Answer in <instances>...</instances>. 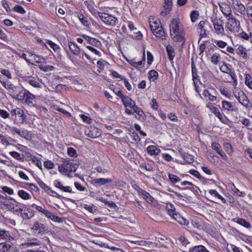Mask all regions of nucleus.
<instances>
[{
	"instance_id": "nucleus-48",
	"label": "nucleus",
	"mask_w": 252,
	"mask_h": 252,
	"mask_svg": "<svg viewBox=\"0 0 252 252\" xmlns=\"http://www.w3.org/2000/svg\"><path fill=\"white\" fill-rule=\"evenodd\" d=\"M245 84L251 89H252V77L250 74H245Z\"/></svg>"
},
{
	"instance_id": "nucleus-44",
	"label": "nucleus",
	"mask_w": 252,
	"mask_h": 252,
	"mask_svg": "<svg viewBox=\"0 0 252 252\" xmlns=\"http://www.w3.org/2000/svg\"><path fill=\"white\" fill-rule=\"evenodd\" d=\"M9 128L11 134L13 135L17 134L20 136L24 135V130H21L19 128H17L15 126L10 127Z\"/></svg>"
},
{
	"instance_id": "nucleus-8",
	"label": "nucleus",
	"mask_w": 252,
	"mask_h": 252,
	"mask_svg": "<svg viewBox=\"0 0 252 252\" xmlns=\"http://www.w3.org/2000/svg\"><path fill=\"white\" fill-rule=\"evenodd\" d=\"M32 229L34 233L36 236H38L39 235H42L45 233L47 230V228L44 224L40 222L36 221L33 224L32 227Z\"/></svg>"
},
{
	"instance_id": "nucleus-37",
	"label": "nucleus",
	"mask_w": 252,
	"mask_h": 252,
	"mask_svg": "<svg viewBox=\"0 0 252 252\" xmlns=\"http://www.w3.org/2000/svg\"><path fill=\"white\" fill-rule=\"evenodd\" d=\"M166 209L168 212V214L171 217H172L173 215H174V214L176 213L175 207L172 204L170 203H167L166 206Z\"/></svg>"
},
{
	"instance_id": "nucleus-6",
	"label": "nucleus",
	"mask_w": 252,
	"mask_h": 252,
	"mask_svg": "<svg viewBox=\"0 0 252 252\" xmlns=\"http://www.w3.org/2000/svg\"><path fill=\"white\" fill-rule=\"evenodd\" d=\"M12 117H14L15 119H18L22 123H24L26 120V116L24 111L17 107L12 109L10 111Z\"/></svg>"
},
{
	"instance_id": "nucleus-16",
	"label": "nucleus",
	"mask_w": 252,
	"mask_h": 252,
	"mask_svg": "<svg viewBox=\"0 0 252 252\" xmlns=\"http://www.w3.org/2000/svg\"><path fill=\"white\" fill-rule=\"evenodd\" d=\"M2 84L8 90L11 95L15 94V92H17V87L15 86L10 81H3L2 82Z\"/></svg>"
},
{
	"instance_id": "nucleus-38",
	"label": "nucleus",
	"mask_w": 252,
	"mask_h": 252,
	"mask_svg": "<svg viewBox=\"0 0 252 252\" xmlns=\"http://www.w3.org/2000/svg\"><path fill=\"white\" fill-rule=\"evenodd\" d=\"M18 194L21 198L24 200H28L31 198V195L23 189L19 190Z\"/></svg>"
},
{
	"instance_id": "nucleus-63",
	"label": "nucleus",
	"mask_w": 252,
	"mask_h": 252,
	"mask_svg": "<svg viewBox=\"0 0 252 252\" xmlns=\"http://www.w3.org/2000/svg\"><path fill=\"white\" fill-rule=\"evenodd\" d=\"M44 166L48 169H51L54 168V164L53 162L50 160L45 161L43 163Z\"/></svg>"
},
{
	"instance_id": "nucleus-39",
	"label": "nucleus",
	"mask_w": 252,
	"mask_h": 252,
	"mask_svg": "<svg viewBox=\"0 0 252 252\" xmlns=\"http://www.w3.org/2000/svg\"><path fill=\"white\" fill-rule=\"evenodd\" d=\"M174 34V35L172 37V39L174 41L182 42V44L185 43L186 41V39L185 37L181 34V33Z\"/></svg>"
},
{
	"instance_id": "nucleus-49",
	"label": "nucleus",
	"mask_w": 252,
	"mask_h": 252,
	"mask_svg": "<svg viewBox=\"0 0 252 252\" xmlns=\"http://www.w3.org/2000/svg\"><path fill=\"white\" fill-rule=\"evenodd\" d=\"M209 193L213 196H214L215 197H217L218 198L220 199L223 202H225V199L221 195H220L216 190L215 189H210L209 190Z\"/></svg>"
},
{
	"instance_id": "nucleus-19",
	"label": "nucleus",
	"mask_w": 252,
	"mask_h": 252,
	"mask_svg": "<svg viewBox=\"0 0 252 252\" xmlns=\"http://www.w3.org/2000/svg\"><path fill=\"white\" fill-rule=\"evenodd\" d=\"M132 110L133 111V114H135L136 118L141 121H144L145 120V114L140 108L136 105Z\"/></svg>"
},
{
	"instance_id": "nucleus-31",
	"label": "nucleus",
	"mask_w": 252,
	"mask_h": 252,
	"mask_svg": "<svg viewBox=\"0 0 252 252\" xmlns=\"http://www.w3.org/2000/svg\"><path fill=\"white\" fill-rule=\"evenodd\" d=\"M236 52L238 55L244 58H246L248 57L247 50L242 46H239L236 49Z\"/></svg>"
},
{
	"instance_id": "nucleus-61",
	"label": "nucleus",
	"mask_w": 252,
	"mask_h": 252,
	"mask_svg": "<svg viewBox=\"0 0 252 252\" xmlns=\"http://www.w3.org/2000/svg\"><path fill=\"white\" fill-rule=\"evenodd\" d=\"M90 44L96 47H100L101 46V43L99 40L94 38H92Z\"/></svg>"
},
{
	"instance_id": "nucleus-27",
	"label": "nucleus",
	"mask_w": 252,
	"mask_h": 252,
	"mask_svg": "<svg viewBox=\"0 0 252 252\" xmlns=\"http://www.w3.org/2000/svg\"><path fill=\"white\" fill-rule=\"evenodd\" d=\"M211 110H212V112L215 115V116L217 117L221 122H224V120H225L226 118L223 116V115L220 113V111L217 107H213L211 109Z\"/></svg>"
},
{
	"instance_id": "nucleus-5",
	"label": "nucleus",
	"mask_w": 252,
	"mask_h": 252,
	"mask_svg": "<svg viewBox=\"0 0 252 252\" xmlns=\"http://www.w3.org/2000/svg\"><path fill=\"white\" fill-rule=\"evenodd\" d=\"M100 19L108 26H115L118 23V19L116 17L106 13L101 14Z\"/></svg>"
},
{
	"instance_id": "nucleus-36",
	"label": "nucleus",
	"mask_w": 252,
	"mask_h": 252,
	"mask_svg": "<svg viewBox=\"0 0 252 252\" xmlns=\"http://www.w3.org/2000/svg\"><path fill=\"white\" fill-rule=\"evenodd\" d=\"M219 91L220 94L225 97L228 98L230 97V92L229 91V89L228 88L225 87L224 86H220L219 88Z\"/></svg>"
},
{
	"instance_id": "nucleus-1",
	"label": "nucleus",
	"mask_w": 252,
	"mask_h": 252,
	"mask_svg": "<svg viewBox=\"0 0 252 252\" xmlns=\"http://www.w3.org/2000/svg\"><path fill=\"white\" fill-rule=\"evenodd\" d=\"M71 161L62 159V164L58 166V170L62 174L69 177L71 173L76 171L79 165Z\"/></svg>"
},
{
	"instance_id": "nucleus-62",
	"label": "nucleus",
	"mask_w": 252,
	"mask_h": 252,
	"mask_svg": "<svg viewBox=\"0 0 252 252\" xmlns=\"http://www.w3.org/2000/svg\"><path fill=\"white\" fill-rule=\"evenodd\" d=\"M84 208L92 213H94L97 211L96 207L94 205L92 206L88 205H85Z\"/></svg>"
},
{
	"instance_id": "nucleus-25",
	"label": "nucleus",
	"mask_w": 252,
	"mask_h": 252,
	"mask_svg": "<svg viewBox=\"0 0 252 252\" xmlns=\"http://www.w3.org/2000/svg\"><path fill=\"white\" fill-rule=\"evenodd\" d=\"M147 153L151 156H157L160 152V150L154 145H150L147 148Z\"/></svg>"
},
{
	"instance_id": "nucleus-28",
	"label": "nucleus",
	"mask_w": 252,
	"mask_h": 252,
	"mask_svg": "<svg viewBox=\"0 0 252 252\" xmlns=\"http://www.w3.org/2000/svg\"><path fill=\"white\" fill-rule=\"evenodd\" d=\"M190 252H210L202 245L196 246L189 249Z\"/></svg>"
},
{
	"instance_id": "nucleus-64",
	"label": "nucleus",
	"mask_w": 252,
	"mask_h": 252,
	"mask_svg": "<svg viewBox=\"0 0 252 252\" xmlns=\"http://www.w3.org/2000/svg\"><path fill=\"white\" fill-rule=\"evenodd\" d=\"M15 12L21 13V14H24L26 13V11L23 8L22 6L19 5H16L13 8Z\"/></svg>"
},
{
	"instance_id": "nucleus-4",
	"label": "nucleus",
	"mask_w": 252,
	"mask_h": 252,
	"mask_svg": "<svg viewBox=\"0 0 252 252\" xmlns=\"http://www.w3.org/2000/svg\"><path fill=\"white\" fill-rule=\"evenodd\" d=\"M233 94L236 98L244 106L247 108L250 109L252 104L249 100L248 97L243 92L240 91L237 89L233 91Z\"/></svg>"
},
{
	"instance_id": "nucleus-46",
	"label": "nucleus",
	"mask_w": 252,
	"mask_h": 252,
	"mask_svg": "<svg viewBox=\"0 0 252 252\" xmlns=\"http://www.w3.org/2000/svg\"><path fill=\"white\" fill-rule=\"evenodd\" d=\"M11 246L6 243H0V252H7L9 251Z\"/></svg>"
},
{
	"instance_id": "nucleus-10",
	"label": "nucleus",
	"mask_w": 252,
	"mask_h": 252,
	"mask_svg": "<svg viewBox=\"0 0 252 252\" xmlns=\"http://www.w3.org/2000/svg\"><path fill=\"white\" fill-rule=\"evenodd\" d=\"M222 14L226 19L233 16L232 15L231 8L230 5L226 3L222 2L221 4L219 5Z\"/></svg>"
},
{
	"instance_id": "nucleus-43",
	"label": "nucleus",
	"mask_w": 252,
	"mask_h": 252,
	"mask_svg": "<svg viewBox=\"0 0 252 252\" xmlns=\"http://www.w3.org/2000/svg\"><path fill=\"white\" fill-rule=\"evenodd\" d=\"M158 73L155 70H151L149 72V78L150 80L154 82L158 78Z\"/></svg>"
},
{
	"instance_id": "nucleus-58",
	"label": "nucleus",
	"mask_w": 252,
	"mask_h": 252,
	"mask_svg": "<svg viewBox=\"0 0 252 252\" xmlns=\"http://www.w3.org/2000/svg\"><path fill=\"white\" fill-rule=\"evenodd\" d=\"M40 70L46 72L49 71H52L55 69V67L51 65H40L39 66Z\"/></svg>"
},
{
	"instance_id": "nucleus-57",
	"label": "nucleus",
	"mask_w": 252,
	"mask_h": 252,
	"mask_svg": "<svg viewBox=\"0 0 252 252\" xmlns=\"http://www.w3.org/2000/svg\"><path fill=\"white\" fill-rule=\"evenodd\" d=\"M67 154L71 157H76L77 156L76 150L72 147L67 149Z\"/></svg>"
},
{
	"instance_id": "nucleus-34",
	"label": "nucleus",
	"mask_w": 252,
	"mask_h": 252,
	"mask_svg": "<svg viewBox=\"0 0 252 252\" xmlns=\"http://www.w3.org/2000/svg\"><path fill=\"white\" fill-rule=\"evenodd\" d=\"M16 92H15V94H13L11 95L13 98H15L18 100L22 101L25 100L26 94L27 92H20L18 94L16 93Z\"/></svg>"
},
{
	"instance_id": "nucleus-2",
	"label": "nucleus",
	"mask_w": 252,
	"mask_h": 252,
	"mask_svg": "<svg viewBox=\"0 0 252 252\" xmlns=\"http://www.w3.org/2000/svg\"><path fill=\"white\" fill-rule=\"evenodd\" d=\"M149 24L151 31L156 36L161 38L162 39L164 38L165 32L158 19L155 20L154 18L151 16L149 18Z\"/></svg>"
},
{
	"instance_id": "nucleus-15",
	"label": "nucleus",
	"mask_w": 252,
	"mask_h": 252,
	"mask_svg": "<svg viewBox=\"0 0 252 252\" xmlns=\"http://www.w3.org/2000/svg\"><path fill=\"white\" fill-rule=\"evenodd\" d=\"M209 26V23L207 21H201L198 24L197 28L201 36H206V27Z\"/></svg>"
},
{
	"instance_id": "nucleus-33",
	"label": "nucleus",
	"mask_w": 252,
	"mask_h": 252,
	"mask_svg": "<svg viewBox=\"0 0 252 252\" xmlns=\"http://www.w3.org/2000/svg\"><path fill=\"white\" fill-rule=\"evenodd\" d=\"M43 214L48 219L51 220L53 221H59V220L60 219L58 216L55 215L53 213H52L50 211L46 210L44 211Z\"/></svg>"
},
{
	"instance_id": "nucleus-17",
	"label": "nucleus",
	"mask_w": 252,
	"mask_h": 252,
	"mask_svg": "<svg viewBox=\"0 0 252 252\" xmlns=\"http://www.w3.org/2000/svg\"><path fill=\"white\" fill-rule=\"evenodd\" d=\"M113 182V180L110 178H97L92 180V184L94 186H102Z\"/></svg>"
},
{
	"instance_id": "nucleus-32",
	"label": "nucleus",
	"mask_w": 252,
	"mask_h": 252,
	"mask_svg": "<svg viewBox=\"0 0 252 252\" xmlns=\"http://www.w3.org/2000/svg\"><path fill=\"white\" fill-rule=\"evenodd\" d=\"M30 54H31V57L35 63H46V60L42 57L31 53H30Z\"/></svg>"
},
{
	"instance_id": "nucleus-23",
	"label": "nucleus",
	"mask_w": 252,
	"mask_h": 252,
	"mask_svg": "<svg viewBox=\"0 0 252 252\" xmlns=\"http://www.w3.org/2000/svg\"><path fill=\"white\" fill-rule=\"evenodd\" d=\"M171 217L182 225H188L189 223V221L183 218L179 213H176Z\"/></svg>"
},
{
	"instance_id": "nucleus-30",
	"label": "nucleus",
	"mask_w": 252,
	"mask_h": 252,
	"mask_svg": "<svg viewBox=\"0 0 252 252\" xmlns=\"http://www.w3.org/2000/svg\"><path fill=\"white\" fill-rule=\"evenodd\" d=\"M68 47L70 51L75 55H79L80 54V49L75 43L71 42H68Z\"/></svg>"
},
{
	"instance_id": "nucleus-47",
	"label": "nucleus",
	"mask_w": 252,
	"mask_h": 252,
	"mask_svg": "<svg viewBox=\"0 0 252 252\" xmlns=\"http://www.w3.org/2000/svg\"><path fill=\"white\" fill-rule=\"evenodd\" d=\"M168 177L170 182L173 184L179 183L181 181L179 177L172 174H169Z\"/></svg>"
},
{
	"instance_id": "nucleus-60",
	"label": "nucleus",
	"mask_w": 252,
	"mask_h": 252,
	"mask_svg": "<svg viewBox=\"0 0 252 252\" xmlns=\"http://www.w3.org/2000/svg\"><path fill=\"white\" fill-rule=\"evenodd\" d=\"M220 70L221 71L224 73H228L230 70L231 69L228 67L227 64L225 63H223V64L220 67Z\"/></svg>"
},
{
	"instance_id": "nucleus-18",
	"label": "nucleus",
	"mask_w": 252,
	"mask_h": 252,
	"mask_svg": "<svg viewBox=\"0 0 252 252\" xmlns=\"http://www.w3.org/2000/svg\"><path fill=\"white\" fill-rule=\"evenodd\" d=\"M138 194L140 195H142L144 199H145L147 202L152 203L153 201V197L149 193L146 191L142 189L139 187H137L136 189Z\"/></svg>"
},
{
	"instance_id": "nucleus-40",
	"label": "nucleus",
	"mask_w": 252,
	"mask_h": 252,
	"mask_svg": "<svg viewBox=\"0 0 252 252\" xmlns=\"http://www.w3.org/2000/svg\"><path fill=\"white\" fill-rule=\"evenodd\" d=\"M191 71L193 82H195L196 80L199 81V76L197 75V69L193 62L191 63Z\"/></svg>"
},
{
	"instance_id": "nucleus-56",
	"label": "nucleus",
	"mask_w": 252,
	"mask_h": 252,
	"mask_svg": "<svg viewBox=\"0 0 252 252\" xmlns=\"http://www.w3.org/2000/svg\"><path fill=\"white\" fill-rule=\"evenodd\" d=\"M78 18L83 25L85 26L89 25V21H88L87 18L85 17L83 15H79L78 16Z\"/></svg>"
},
{
	"instance_id": "nucleus-13",
	"label": "nucleus",
	"mask_w": 252,
	"mask_h": 252,
	"mask_svg": "<svg viewBox=\"0 0 252 252\" xmlns=\"http://www.w3.org/2000/svg\"><path fill=\"white\" fill-rule=\"evenodd\" d=\"M3 203V205L10 211L14 210L15 206H18L17 204L16 205H14V203H17L15 199L10 197H8V198L5 197L4 201Z\"/></svg>"
},
{
	"instance_id": "nucleus-9",
	"label": "nucleus",
	"mask_w": 252,
	"mask_h": 252,
	"mask_svg": "<svg viewBox=\"0 0 252 252\" xmlns=\"http://www.w3.org/2000/svg\"><path fill=\"white\" fill-rule=\"evenodd\" d=\"M170 34L172 36L174 34L181 33L180 27V21L178 19H173L170 24Z\"/></svg>"
},
{
	"instance_id": "nucleus-42",
	"label": "nucleus",
	"mask_w": 252,
	"mask_h": 252,
	"mask_svg": "<svg viewBox=\"0 0 252 252\" xmlns=\"http://www.w3.org/2000/svg\"><path fill=\"white\" fill-rule=\"evenodd\" d=\"M220 59V55L219 53H215L211 57V61L212 63L215 65H217Z\"/></svg>"
},
{
	"instance_id": "nucleus-3",
	"label": "nucleus",
	"mask_w": 252,
	"mask_h": 252,
	"mask_svg": "<svg viewBox=\"0 0 252 252\" xmlns=\"http://www.w3.org/2000/svg\"><path fill=\"white\" fill-rule=\"evenodd\" d=\"M225 28L230 32L237 33L241 29L240 22L233 16L227 18L225 23Z\"/></svg>"
},
{
	"instance_id": "nucleus-41",
	"label": "nucleus",
	"mask_w": 252,
	"mask_h": 252,
	"mask_svg": "<svg viewBox=\"0 0 252 252\" xmlns=\"http://www.w3.org/2000/svg\"><path fill=\"white\" fill-rule=\"evenodd\" d=\"M27 82L32 86L36 88H41V85L39 82L38 80L33 79L32 78L29 79Z\"/></svg>"
},
{
	"instance_id": "nucleus-29",
	"label": "nucleus",
	"mask_w": 252,
	"mask_h": 252,
	"mask_svg": "<svg viewBox=\"0 0 252 252\" xmlns=\"http://www.w3.org/2000/svg\"><path fill=\"white\" fill-rule=\"evenodd\" d=\"M166 49L169 60L173 61L175 55L174 48L169 44L166 46Z\"/></svg>"
},
{
	"instance_id": "nucleus-22",
	"label": "nucleus",
	"mask_w": 252,
	"mask_h": 252,
	"mask_svg": "<svg viewBox=\"0 0 252 252\" xmlns=\"http://www.w3.org/2000/svg\"><path fill=\"white\" fill-rule=\"evenodd\" d=\"M126 61L131 65L135 67H139L142 66L145 64V53L143 54V59L138 62H136L134 59L128 60L126 59Z\"/></svg>"
},
{
	"instance_id": "nucleus-7",
	"label": "nucleus",
	"mask_w": 252,
	"mask_h": 252,
	"mask_svg": "<svg viewBox=\"0 0 252 252\" xmlns=\"http://www.w3.org/2000/svg\"><path fill=\"white\" fill-rule=\"evenodd\" d=\"M117 94V96L121 98L123 104L126 108L129 107L132 109L136 106L135 102L129 97L123 95L121 90H119Z\"/></svg>"
},
{
	"instance_id": "nucleus-54",
	"label": "nucleus",
	"mask_w": 252,
	"mask_h": 252,
	"mask_svg": "<svg viewBox=\"0 0 252 252\" xmlns=\"http://www.w3.org/2000/svg\"><path fill=\"white\" fill-rule=\"evenodd\" d=\"M199 14L198 11L194 10L190 14V19L192 22L194 23L198 18Z\"/></svg>"
},
{
	"instance_id": "nucleus-14",
	"label": "nucleus",
	"mask_w": 252,
	"mask_h": 252,
	"mask_svg": "<svg viewBox=\"0 0 252 252\" xmlns=\"http://www.w3.org/2000/svg\"><path fill=\"white\" fill-rule=\"evenodd\" d=\"M14 239L11 233L4 229L0 228V240L11 241Z\"/></svg>"
},
{
	"instance_id": "nucleus-50",
	"label": "nucleus",
	"mask_w": 252,
	"mask_h": 252,
	"mask_svg": "<svg viewBox=\"0 0 252 252\" xmlns=\"http://www.w3.org/2000/svg\"><path fill=\"white\" fill-rule=\"evenodd\" d=\"M36 181L38 185L45 191H47L48 190H50V188L47 186L41 179H38Z\"/></svg>"
},
{
	"instance_id": "nucleus-21",
	"label": "nucleus",
	"mask_w": 252,
	"mask_h": 252,
	"mask_svg": "<svg viewBox=\"0 0 252 252\" xmlns=\"http://www.w3.org/2000/svg\"><path fill=\"white\" fill-rule=\"evenodd\" d=\"M222 108L224 111H236L237 108L234 107L232 102L226 100L222 101Z\"/></svg>"
},
{
	"instance_id": "nucleus-45",
	"label": "nucleus",
	"mask_w": 252,
	"mask_h": 252,
	"mask_svg": "<svg viewBox=\"0 0 252 252\" xmlns=\"http://www.w3.org/2000/svg\"><path fill=\"white\" fill-rule=\"evenodd\" d=\"M203 95L205 97H208V99L211 101H214L217 100V97L216 96L213 95L207 90H204Z\"/></svg>"
},
{
	"instance_id": "nucleus-26",
	"label": "nucleus",
	"mask_w": 252,
	"mask_h": 252,
	"mask_svg": "<svg viewBox=\"0 0 252 252\" xmlns=\"http://www.w3.org/2000/svg\"><path fill=\"white\" fill-rule=\"evenodd\" d=\"M164 8L165 11H163L161 12V14L163 16L166 15L169 13L172 5V0H164Z\"/></svg>"
},
{
	"instance_id": "nucleus-24",
	"label": "nucleus",
	"mask_w": 252,
	"mask_h": 252,
	"mask_svg": "<svg viewBox=\"0 0 252 252\" xmlns=\"http://www.w3.org/2000/svg\"><path fill=\"white\" fill-rule=\"evenodd\" d=\"M54 186L60 189L61 190L64 192H71V188L69 186L65 187L63 186L59 180H55L54 181Z\"/></svg>"
},
{
	"instance_id": "nucleus-51",
	"label": "nucleus",
	"mask_w": 252,
	"mask_h": 252,
	"mask_svg": "<svg viewBox=\"0 0 252 252\" xmlns=\"http://www.w3.org/2000/svg\"><path fill=\"white\" fill-rule=\"evenodd\" d=\"M46 43L49 44L51 48H52L54 51L59 52L60 48L59 46L56 43L52 42L51 40H47Z\"/></svg>"
},
{
	"instance_id": "nucleus-55",
	"label": "nucleus",
	"mask_w": 252,
	"mask_h": 252,
	"mask_svg": "<svg viewBox=\"0 0 252 252\" xmlns=\"http://www.w3.org/2000/svg\"><path fill=\"white\" fill-rule=\"evenodd\" d=\"M211 148L214 150H215L218 154H219L221 151H222L220 144L217 142L212 143Z\"/></svg>"
},
{
	"instance_id": "nucleus-11",
	"label": "nucleus",
	"mask_w": 252,
	"mask_h": 252,
	"mask_svg": "<svg viewBox=\"0 0 252 252\" xmlns=\"http://www.w3.org/2000/svg\"><path fill=\"white\" fill-rule=\"evenodd\" d=\"M215 32L217 34H224V29L221 24L222 21L220 20L215 19L212 21Z\"/></svg>"
},
{
	"instance_id": "nucleus-35",
	"label": "nucleus",
	"mask_w": 252,
	"mask_h": 252,
	"mask_svg": "<svg viewBox=\"0 0 252 252\" xmlns=\"http://www.w3.org/2000/svg\"><path fill=\"white\" fill-rule=\"evenodd\" d=\"M35 99V96L29 92H27L25 99V102L29 105L32 104Z\"/></svg>"
},
{
	"instance_id": "nucleus-12",
	"label": "nucleus",
	"mask_w": 252,
	"mask_h": 252,
	"mask_svg": "<svg viewBox=\"0 0 252 252\" xmlns=\"http://www.w3.org/2000/svg\"><path fill=\"white\" fill-rule=\"evenodd\" d=\"M85 133L87 136L92 138H97L100 135L98 129L93 126L86 129Z\"/></svg>"
},
{
	"instance_id": "nucleus-59",
	"label": "nucleus",
	"mask_w": 252,
	"mask_h": 252,
	"mask_svg": "<svg viewBox=\"0 0 252 252\" xmlns=\"http://www.w3.org/2000/svg\"><path fill=\"white\" fill-rule=\"evenodd\" d=\"M184 159L188 163H192L194 161L193 157L189 154L185 155L184 156Z\"/></svg>"
},
{
	"instance_id": "nucleus-52",
	"label": "nucleus",
	"mask_w": 252,
	"mask_h": 252,
	"mask_svg": "<svg viewBox=\"0 0 252 252\" xmlns=\"http://www.w3.org/2000/svg\"><path fill=\"white\" fill-rule=\"evenodd\" d=\"M236 222L242 225V226H244L246 227H250L251 226V224L250 222L247 221L246 220H244V219H240V218H239L237 220V221Z\"/></svg>"
},
{
	"instance_id": "nucleus-20",
	"label": "nucleus",
	"mask_w": 252,
	"mask_h": 252,
	"mask_svg": "<svg viewBox=\"0 0 252 252\" xmlns=\"http://www.w3.org/2000/svg\"><path fill=\"white\" fill-rule=\"evenodd\" d=\"M232 4L235 9L242 14H244L246 8L241 1L238 0H233Z\"/></svg>"
},
{
	"instance_id": "nucleus-53",
	"label": "nucleus",
	"mask_w": 252,
	"mask_h": 252,
	"mask_svg": "<svg viewBox=\"0 0 252 252\" xmlns=\"http://www.w3.org/2000/svg\"><path fill=\"white\" fill-rule=\"evenodd\" d=\"M9 154L13 157L14 158L17 159V160H20V161H23V157H22L20 154H19V153L17 152H15V151H12V152H10L9 153Z\"/></svg>"
}]
</instances>
